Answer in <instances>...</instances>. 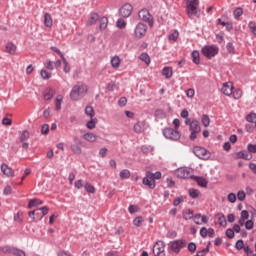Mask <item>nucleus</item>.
Listing matches in <instances>:
<instances>
[{"label":"nucleus","instance_id":"54","mask_svg":"<svg viewBox=\"0 0 256 256\" xmlns=\"http://www.w3.org/2000/svg\"><path fill=\"white\" fill-rule=\"evenodd\" d=\"M40 75L42 79H51V73L47 72L46 70H41Z\"/></svg>","mask_w":256,"mask_h":256},{"label":"nucleus","instance_id":"32","mask_svg":"<svg viewBox=\"0 0 256 256\" xmlns=\"http://www.w3.org/2000/svg\"><path fill=\"white\" fill-rule=\"evenodd\" d=\"M61 103H63V95H57L55 99L56 111H61Z\"/></svg>","mask_w":256,"mask_h":256},{"label":"nucleus","instance_id":"62","mask_svg":"<svg viewBox=\"0 0 256 256\" xmlns=\"http://www.w3.org/2000/svg\"><path fill=\"white\" fill-rule=\"evenodd\" d=\"M248 153H256V144H248Z\"/></svg>","mask_w":256,"mask_h":256},{"label":"nucleus","instance_id":"23","mask_svg":"<svg viewBox=\"0 0 256 256\" xmlns=\"http://www.w3.org/2000/svg\"><path fill=\"white\" fill-rule=\"evenodd\" d=\"M111 66L113 69H119V67H121V58H119V56L112 57Z\"/></svg>","mask_w":256,"mask_h":256},{"label":"nucleus","instance_id":"4","mask_svg":"<svg viewBox=\"0 0 256 256\" xmlns=\"http://www.w3.org/2000/svg\"><path fill=\"white\" fill-rule=\"evenodd\" d=\"M163 135L166 139H170L171 141H178V139H181V132L173 128H165L163 130Z\"/></svg>","mask_w":256,"mask_h":256},{"label":"nucleus","instance_id":"18","mask_svg":"<svg viewBox=\"0 0 256 256\" xmlns=\"http://www.w3.org/2000/svg\"><path fill=\"white\" fill-rule=\"evenodd\" d=\"M82 138L85 141H88V143H95V141H97V139H98V136L93 132H87L82 135Z\"/></svg>","mask_w":256,"mask_h":256},{"label":"nucleus","instance_id":"1","mask_svg":"<svg viewBox=\"0 0 256 256\" xmlns=\"http://www.w3.org/2000/svg\"><path fill=\"white\" fill-rule=\"evenodd\" d=\"M161 172L157 171L155 173L146 172V176L143 178L142 183L149 187V189H155L156 183L155 181L161 179Z\"/></svg>","mask_w":256,"mask_h":256},{"label":"nucleus","instance_id":"46","mask_svg":"<svg viewBox=\"0 0 256 256\" xmlns=\"http://www.w3.org/2000/svg\"><path fill=\"white\" fill-rule=\"evenodd\" d=\"M241 97H243V91L238 89L233 92L234 99L239 100V99H241Z\"/></svg>","mask_w":256,"mask_h":256},{"label":"nucleus","instance_id":"9","mask_svg":"<svg viewBox=\"0 0 256 256\" xmlns=\"http://www.w3.org/2000/svg\"><path fill=\"white\" fill-rule=\"evenodd\" d=\"M153 253L156 256H165V242L158 241L153 247Z\"/></svg>","mask_w":256,"mask_h":256},{"label":"nucleus","instance_id":"50","mask_svg":"<svg viewBox=\"0 0 256 256\" xmlns=\"http://www.w3.org/2000/svg\"><path fill=\"white\" fill-rule=\"evenodd\" d=\"M179 39V32L175 30L172 34L169 36L170 41H177Z\"/></svg>","mask_w":256,"mask_h":256},{"label":"nucleus","instance_id":"19","mask_svg":"<svg viewBox=\"0 0 256 256\" xmlns=\"http://www.w3.org/2000/svg\"><path fill=\"white\" fill-rule=\"evenodd\" d=\"M5 51L9 53V55H15V53H17V45L13 44V42H7Z\"/></svg>","mask_w":256,"mask_h":256},{"label":"nucleus","instance_id":"12","mask_svg":"<svg viewBox=\"0 0 256 256\" xmlns=\"http://www.w3.org/2000/svg\"><path fill=\"white\" fill-rule=\"evenodd\" d=\"M147 122L145 121H138L133 126L134 133H137L138 135H141V133L145 132V129H147Z\"/></svg>","mask_w":256,"mask_h":256},{"label":"nucleus","instance_id":"43","mask_svg":"<svg viewBox=\"0 0 256 256\" xmlns=\"http://www.w3.org/2000/svg\"><path fill=\"white\" fill-rule=\"evenodd\" d=\"M211 123V119H209V116L207 115H202V124L204 125V127H209Z\"/></svg>","mask_w":256,"mask_h":256},{"label":"nucleus","instance_id":"27","mask_svg":"<svg viewBox=\"0 0 256 256\" xmlns=\"http://www.w3.org/2000/svg\"><path fill=\"white\" fill-rule=\"evenodd\" d=\"M85 115L90 119H93V117H95V109H93V106H86Z\"/></svg>","mask_w":256,"mask_h":256},{"label":"nucleus","instance_id":"38","mask_svg":"<svg viewBox=\"0 0 256 256\" xmlns=\"http://www.w3.org/2000/svg\"><path fill=\"white\" fill-rule=\"evenodd\" d=\"M234 18L239 21V18L243 15V8L238 7L233 12Z\"/></svg>","mask_w":256,"mask_h":256},{"label":"nucleus","instance_id":"55","mask_svg":"<svg viewBox=\"0 0 256 256\" xmlns=\"http://www.w3.org/2000/svg\"><path fill=\"white\" fill-rule=\"evenodd\" d=\"M226 236L228 237V239H233V237H235V231L231 228L227 229Z\"/></svg>","mask_w":256,"mask_h":256},{"label":"nucleus","instance_id":"59","mask_svg":"<svg viewBox=\"0 0 256 256\" xmlns=\"http://www.w3.org/2000/svg\"><path fill=\"white\" fill-rule=\"evenodd\" d=\"M245 197H246L245 191H243V190L238 191V193H237V198H238L240 201H244V200H245Z\"/></svg>","mask_w":256,"mask_h":256},{"label":"nucleus","instance_id":"7","mask_svg":"<svg viewBox=\"0 0 256 256\" xmlns=\"http://www.w3.org/2000/svg\"><path fill=\"white\" fill-rule=\"evenodd\" d=\"M186 245L185 240H176L170 243V248L173 253H179Z\"/></svg>","mask_w":256,"mask_h":256},{"label":"nucleus","instance_id":"13","mask_svg":"<svg viewBox=\"0 0 256 256\" xmlns=\"http://www.w3.org/2000/svg\"><path fill=\"white\" fill-rule=\"evenodd\" d=\"M119 12L121 17H124V18L131 17V13H133V6L131 4H124L120 8Z\"/></svg>","mask_w":256,"mask_h":256},{"label":"nucleus","instance_id":"36","mask_svg":"<svg viewBox=\"0 0 256 256\" xmlns=\"http://www.w3.org/2000/svg\"><path fill=\"white\" fill-rule=\"evenodd\" d=\"M192 59H193V63H195V65H199L201 63V59L199 57V51L192 52Z\"/></svg>","mask_w":256,"mask_h":256},{"label":"nucleus","instance_id":"3","mask_svg":"<svg viewBox=\"0 0 256 256\" xmlns=\"http://www.w3.org/2000/svg\"><path fill=\"white\" fill-rule=\"evenodd\" d=\"M199 0H188L186 3V13L188 17L197 15L199 13Z\"/></svg>","mask_w":256,"mask_h":256},{"label":"nucleus","instance_id":"53","mask_svg":"<svg viewBox=\"0 0 256 256\" xmlns=\"http://www.w3.org/2000/svg\"><path fill=\"white\" fill-rule=\"evenodd\" d=\"M245 247V243L243 242V240H238L236 242V245H235V248L238 250V251H241V249H244Z\"/></svg>","mask_w":256,"mask_h":256},{"label":"nucleus","instance_id":"14","mask_svg":"<svg viewBox=\"0 0 256 256\" xmlns=\"http://www.w3.org/2000/svg\"><path fill=\"white\" fill-rule=\"evenodd\" d=\"M176 176L179 177V179H189V177H191V169L179 168L176 170Z\"/></svg>","mask_w":256,"mask_h":256},{"label":"nucleus","instance_id":"30","mask_svg":"<svg viewBox=\"0 0 256 256\" xmlns=\"http://www.w3.org/2000/svg\"><path fill=\"white\" fill-rule=\"evenodd\" d=\"M195 215H193V210L191 209H187L183 211V218L185 219V221H189L191 219H193Z\"/></svg>","mask_w":256,"mask_h":256},{"label":"nucleus","instance_id":"40","mask_svg":"<svg viewBox=\"0 0 256 256\" xmlns=\"http://www.w3.org/2000/svg\"><path fill=\"white\" fill-rule=\"evenodd\" d=\"M131 177V172L127 169H124L120 172V179H129Z\"/></svg>","mask_w":256,"mask_h":256},{"label":"nucleus","instance_id":"63","mask_svg":"<svg viewBox=\"0 0 256 256\" xmlns=\"http://www.w3.org/2000/svg\"><path fill=\"white\" fill-rule=\"evenodd\" d=\"M245 227H246V229L251 230V229H253V227H255V223H253L252 220H248L245 223Z\"/></svg>","mask_w":256,"mask_h":256},{"label":"nucleus","instance_id":"42","mask_svg":"<svg viewBox=\"0 0 256 256\" xmlns=\"http://www.w3.org/2000/svg\"><path fill=\"white\" fill-rule=\"evenodd\" d=\"M185 201V196H179L173 201L174 207L181 205Z\"/></svg>","mask_w":256,"mask_h":256},{"label":"nucleus","instance_id":"21","mask_svg":"<svg viewBox=\"0 0 256 256\" xmlns=\"http://www.w3.org/2000/svg\"><path fill=\"white\" fill-rule=\"evenodd\" d=\"M44 25L45 27H48V29H51V27H53V18L51 17V14H44Z\"/></svg>","mask_w":256,"mask_h":256},{"label":"nucleus","instance_id":"24","mask_svg":"<svg viewBox=\"0 0 256 256\" xmlns=\"http://www.w3.org/2000/svg\"><path fill=\"white\" fill-rule=\"evenodd\" d=\"M39 205H43V201L37 198L31 199L28 204V209H33V207H39Z\"/></svg>","mask_w":256,"mask_h":256},{"label":"nucleus","instance_id":"47","mask_svg":"<svg viewBox=\"0 0 256 256\" xmlns=\"http://www.w3.org/2000/svg\"><path fill=\"white\" fill-rule=\"evenodd\" d=\"M141 223H143V217L141 216H138L133 220L135 227H141Z\"/></svg>","mask_w":256,"mask_h":256},{"label":"nucleus","instance_id":"31","mask_svg":"<svg viewBox=\"0 0 256 256\" xmlns=\"http://www.w3.org/2000/svg\"><path fill=\"white\" fill-rule=\"evenodd\" d=\"M195 181L196 183L199 185V187H207L208 185V181L207 179L203 178V177H195Z\"/></svg>","mask_w":256,"mask_h":256},{"label":"nucleus","instance_id":"45","mask_svg":"<svg viewBox=\"0 0 256 256\" xmlns=\"http://www.w3.org/2000/svg\"><path fill=\"white\" fill-rule=\"evenodd\" d=\"M84 188H85V191H87L88 193H95V187L90 183H86Z\"/></svg>","mask_w":256,"mask_h":256},{"label":"nucleus","instance_id":"41","mask_svg":"<svg viewBox=\"0 0 256 256\" xmlns=\"http://www.w3.org/2000/svg\"><path fill=\"white\" fill-rule=\"evenodd\" d=\"M29 137H30L29 131L24 130L20 136L21 143H25V141H27V139H29Z\"/></svg>","mask_w":256,"mask_h":256},{"label":"nucleus","instance_id":"64","mask_svg":"<svg viewBox=\"0 0 256 256\" xmlns=\"http://www.w3.org/2000/svg\"><path fill=\"white\" fill-rule=\"evenodd\" d=\"M11 193H12L11 186L7 185L6 187H4V190H3L4 195H11Z\"/></svg>","mask_w":256,"mask_h":256},{"label":"nucleus","instance_id":"25","mask_svg":"<svg viewBox=\"0 0 256 256\" xmlns=\"http://www.w3.org/2000/svg\"><path fill=\"white\" fill-rule=\"evenodd\" d=\"M236 157H237V159L249 160V159H251L252 156L249 157V152L243 150V151L237 152Z\"/></svg>","mask_w":256,"mask_h":256},{"label":"nucleus","instance_id":"34","mask_svg":"<svg viewBox=\"0 0 256 256\" xmlns=\"http://www.w3.org/2000/svg\"><path fill=\"white\" fill-rule=\"evenodd\" d=\"M218 224L221 227H227V219L225 218V215L218 214Z\"/></svg>","mask_w":256,"mask_h":256},{"label":"nucleus","instance_id":"20","mask_svg":"<svg viewBox=\"0 0 256 256\" xmlns=\"http://www.w3.org/2000/svg\"><path fill=\"white\" fill-rule=\"evenodd\" d=\"M190 131L194 133H201V126L199 125V121L193 120L190 123Z\"/></svg>","mask_w":256,"mask_h":256},{"label":"nucleus","instance_id":"5","mask_svg":"<svg viewBox=\"0 0 256 256\" xmlns=\"http://www.w3.org/2000/svg\"><path fill=\"white\" fill-rule=\"evenodd\" d=\"M147 35V25L138 23L134 29V37L136 39H143Z\"/></svg>","mask_w":256,"mask_h":256},{"label":"nucleus","instance_id":"60","mask_svg":"<svg viewBox=\"0 0 256 256\" xmlns=\"http://www.w3.org/2000/svg\"><path fill=\"white\" fill-rule=\"evenodd\" d=\"M138 211H139V206H137V205L129 206V213L133 214V213H137Z\"/></svg>","mask_w":256,"mask_h":256},{"label":"nucleus","instance_id":"11","mask_svg":"<svg viewBox=\"0 0 256 256\" xmlns=\"http://www.w3.org/2000/svg\"><path fill=\"white\" fill-rule=\"evenodd\" d=\"M192 219L195 225H207L209 223V217L201 213L195 214Z\"/></svg>","mask_w":256,"mask_h":256},{"label":"nucleus","instance_id":"22","mask_svg":"<svg viewBox=\"0 0 256 256\" xmlns=\"http://www.w3.org/2000/svg\"><path fill=\"white\" fill-rule=\"evenodd\" d=\"M188 195L191 199H199L201 197V191L195 188H191L188 190Z\"/></svg>","mask_w":256,"mask_h":256},{"label":"nucleus","instance_id":"8","mask_svg":"<svg viewBox=\"0 0 256 256\" xmlns=\"http://www.w3.org/2000/svg\"><path fill=\"white\" fill-rule=\"evenodd\" d=\"M139 19L142 21H145L149 25H153V16H151V13H149V10L147 9H142L138 13Z\"/></svg>","mask_w":256,"mask_h":256},{"label":"nucleus","instance_id":"33","mask_svg":"<svg viewBox=\"0 0 256 256\" xmlns=\"http://www.w3.org/2000/svg\"><path fill=\"white\" fill-rule=\"evenodd\" d=\"M87 129H95L97 127V118H90V120L86 123Z\"/></svg>","mask_w":256,"mask_h":256},{"label":"nucleus","instance_id":"35","mask_svg":"<svg viewBox=\"0 0 256 256\" xmlns=\"http://www.w3.org/2000/svg\"><path fill=\"white\" fill-rule=\"evenodd\" d=\"M55 96V90L49 89L47 92L44 94V99L45 101H51V98Z\"/></svg>","mask_w":256,"mask_h":256},{"label":"nucleus","instance_id":"39","mask_svg":"<svg viewBox=\"0 0 256 256\" xmlns=\"http://www.w3.org/2000/svg\"><path fill=\"white\" fill-rule=\"evenodd\" d=\"M140 60L144 61V63H146V65H149V63H151V58L149 57V54H147V53H142L140 55Z\"/></svg>","mask_w":256,"mask_h":256},{"label":"nucleus","instance_id":"48","mask_svg":"<svg viewBox=\"0 0 256 256\" xmlns=\"http://www.w3.org/2000/svg\"><path fill=\"white\" fill-rule=\"evenodd\" d=\"M14 221L21 223L23 221V212H17V214L14 215Z\"/></svg>","mask_w":256,"mask_h":256},{"label":"nucleus","instance_id":"16","mask_svg":"<svg viewBox=\"0 0 256 256\" xmlns=\"http://www.w3.org/2000/svg\"><path fill=\"white\" fill-rule=\"evenodd\" d=\"M3 251L4 253H12V255H15V256H27L25 254V251L18 248L4 247Z\"/></svg>","mask_w":256,"mask_h":256},{"label":"nucleus","instance_id":"26","mask_svg":"<svg viewBox=\"0 0 256 256\" xmlns=\"http://www.w3.org/2000/svg\"><path fill=\"white\" fill-rule=\"evenodd\" d=\"M97 21H99V14L97 13H92L90 15V18L88 19L87 24L88 25H95V23H97Z\"/></svg>","mask_w":256,"mask_h":256},{"label":"nucleus","instance_id":"17","mask_svg":"<svg viewBox=\"0 0 256 256\" xmlns=\"http://www.w3.org/2000/svg\"><path fill=\"white\" fill-rule=\"evenodd\" d=\"M1 171L5 177H15V171H13L12 168L7 164L1 165Z\"/></svg>","mask_w":256,"mask_h":256},{"label":"nucleus","instance_id":"49","mask_svg":"<svg viewBox=\"0 0 256 256\" xmlns=\"http://www.w3.org/2000/svg\"><path fill=\"white\" fill-rule=\"evenodd\" d=\"M42 135H49V124H43L41 127Z\"/></svg>","mask_w":256,"mask_h":256},{"label":"nucleus","instance_id":"10","mask_svg":"<svg viewBox=\"0 0 256 256\" xmlns=\"http://www.w3.org/2000/svg\"><path fill=\"white\" fill-rule=\"evenodd\" d=\"M194 154L196 155V157H198L199 159H209L210 154L209 151H207V149L196 146L193 149Z\"/></svg>","mask_w":256,"mask_h":256},{"label":"nucleus","instance_id":"28","mask_svg":"<svg viewBox=\"0 0 256 256\" xmlns=\"http://www.w3.org/2000/svg\"><path fill=\"white\" fill-rule=\"evenodd\" d=\"M70 149H71L72 153H74V155H81V153H83V150L81 149L79 144H72L70 146Z\"/></svg>","mask_w":256,"mask_h":256},{"label":"nucleus","instance_id":"2","mask_svg":"<svg viewBox=\"0 0 256 256\" xmlns=\"http://www.w3.org/2000/svg\"><path fill=\"white\" fill-rule=\"evenodd\" d=\"M87 94V85L83 83H78L73 86L70 92V98L72 101H79V97H83V95Z\"/></svg>","mask_w":256,"mask_h":256},{"label":"nucleus","instance_id":"51","mask_svg":"<svg viewBox=\"0 0 256 256\" xmlns=\"http://www.w3.org/2000/svg\"><path fill=\"white\" fill-rule=\"evenodd\" d=\"M117 27L119 29H125V27H127V22H125V20H123V19H119L117 21Z\"/></svg>","mask_w":256,"mask_h":256},{"label":"nucleus","instance_id":"57","mask_svg":"<svg viewBox=\"0 0 256 256\" xmlns=\"http://www.w3.org/2000/svg\"><path fill=\"white\" fill-rule=\"evenodd\" d=\"M186 96L189 97V99H193L195 97V89L190 88L186 91Z\"/></svg>","mask_w":256,"mask_h":256},{"label":"nucleus","instance_id":"15","mask_svg":"<svg viewBox=\"0 0 256 256\" xmlns=\"http://www.w3.org/2000/svg\"><path fill=\"white\" fill-rule=\"evenodd\" d=\"M233 83L232 82H226L223 84L222 86V93L223 95H226L227 97H231V95H233Z\"/></svg>","mask_w":256,"mask_h":256},{"label":"nucleus","instance_id":"37","mask_svg":"<svg viewBox=\"0 0 256 256\" xmlns=\"http://www.w3.org/2000/svg\"><path fill=\"white\" fill-rule=\"evenodd\" d=\"M108 23H109V20L107 19V17L100 18V29L102 31L107 29Z\"/></svg>","mask_w":256,"mask_h":256},{"label":"nucleus","instance_id":"61","mask_svg":"<svg viewBox=\"0 0 256 256\" xmlns=\"http://www.w3.org/2000/svg\"><path fill=\"white\" fill-rule=\"evenodd\" d=\"M207 235H208V229H207L206 227H202V228L200 229V236H201L203 239H205V237H207Z\"/></svg>","mask_w":256,"mask_h":256},{"label":"nucleus","instance_id":"29","mask_svg":"<svg viewBox=\"0 0 256 256\" xmlns=\"http://www.w3.org/2000/svg\"><path fill=\"white\" fill-rule=\"evenodd\" d=\"M162 74L164 75V77H166V79H170V77H173V68L164 67V69L162 70Z\"/></svg>","mask_w":256,"mask_h":256},{"label":"nucleus","instance_id":"58","mask_svg":"<svg viewBox=\"0 0 256 256\" xmlns=\"http://www.w3.org/2000/svg\"><path fill=\"white\" fill-rule=\"evenodd\" d=\"M248 27H249L251 33H253V35L256 36V25H255V22H250L248 24Z\"/></svg>","mask_w":256,"mask_h":256},{"label":"nucleus","instance_id":"44","mask_svg":"<svg viewBox=\"0 0 256 256\" xmlns=\"http://www.w3.org/2000/svg\"><path fill=\"white\" fill-rule=\"evenodd\" d=\"M246 120L248 123H255L256 122V114L255 113H250L246 116Z\"/></svg>","mask_w":256,"mask_h":256},{"label":"nucleus","instance_id":"56","mask_svg":"<svg viewBox=\"0 0 256 256\" xmlns=\"http://www.w3.org/2000/svg\"><path fill=\"white\" fill-rule=\"evenodd\" d=\"M62 61L64 63V72L69 73L71 71V67H69V64L67 63V59L62 58Z\"/></svg>","mask_w":256,"mask_h":256},{"label":"nucleus","instance_id":"52","mask_svg":"<svg viewBox=\"0 0 256 256\" xmlns=\"http://www.w3.org/2000/svg\"><path fill=\"white\" fill-rule=\"evenodd\" d=\"M229 203H235L237 201V195L235 193L228 194Z\"/></svg>","mask_w":256,"mask_h":256},{"label":"nucleus","instance_id":"6","mask_svg":"<svg viewBox=\"0 0 256 256\" xmlns=\"http://www.w3.org/2000/svg\"><path fill=\"white\" fill-rule=\"evenodd\" d=\"M202 53L204 57L212 59V57H215V55L219 53V48H217V46H205L202 48Z\"/></svg>","mask_w":256,"mask_h":256}]
</instances>
